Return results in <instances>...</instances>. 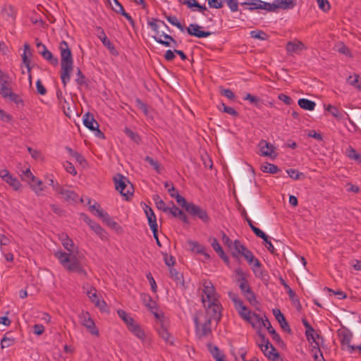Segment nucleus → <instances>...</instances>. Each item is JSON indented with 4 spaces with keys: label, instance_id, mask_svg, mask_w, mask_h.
<instances>
[{
    "label": "nucleus",
    "instance_id": "obj_2",
    "mask_svg": "<svg viewBox=\"0 0 361 361\" xmlns=\"http://www.w3.org/2000/svg\"><path fill=\"white\" fill-rule=\"evenodd\" d=\"M61 52V79L66 87L71 79V74L73 68V59L68 43L63 40L59 44Z\"/></svg>",
    "mask_w": 361,
    "mask_h": 361
},
{
    "label": "nucleus",
    "instance_id": "obj_55",
    "mask_svg": "<svg viewBox=\"0 0 361 361\" xmlns=\"http://www.w3.org/2000/svg\"><path fill=\"white\" fill-rule=\"evenodd\" d=\"M271 345L272 344L269 342V339L266 338V336H262V343L259 344V347L261 350L264 353L271 348Z\"/></svg>",
    "mask_w": 361,
    "mask_h": 361
},
{
    "label": "nucleus",
    "instance_id": "obj_49",
    "mask_svg": "<svg viewBox=\"0 0 361 361\" xmlns=\"http://www.w3.org/2000/svg\"><path fill=\"white\" fill-rule=\"evenodd\" d=\"M144 160L147 162L157 173H160V164L149 156H146Z\"/></svg>",
    "mask_w": 361,
    "mask_h": 361
},
{
    "label": "nucleus",
    "instance_id": "obj_21",
    "mask_svg": "<svg viewBox=\"0 0 361 361\" xmlns=\"http://www.w3.org/2000/svg\"><path fill=\"white\" fill-rule=\"evenodd\" d=\"M295 0H275L276 11L279 8L287 10L295 6Z\"/></svg>",
    "mask_w": 361,
    "mask_h": 361
},
{
    "label": "nucleus",
    "instance_id": "obj_13",
    "mask_svg": "<svg viewBox=\"0 0 361 361\" xmlns=\"http://www.w3.org/2000/svg\"><path fill=\"white\" fill-rule=\"evenodd\" d=\"M272 312L276 319L279 323L281 328L286 333L292 334V330L290 328L289 324L281 310L278 308H274L273 309Z\"/></svg>",
    "mask_w": 361,
    "mask_h": 361
},
{
    "label": "nucleus",
    "instance_id": "obj_63",
    "mask_svg": "<svg viewBox=\"0 0 361 361\" xmlns=\"http://www.w3.org/2000/svg\"><path fill=\"white\" fill-rule=\"evenodd\" d=\"M135 103L139 109L141 110L145 115L148 114L147 105L140 99L136 98Z\"/></svg>",
    "mask_w": 361,
    "mask_h": 361
},
{
    "label": "nucleus",
    "instance_id": "obj_31",
    "mask_svg": "<svg viewBox=\"0 0 361 361\" xmlns=\"http://www.w3.org/2000/svg\"><path fill=\"white\" fill-rule=\"evenodd\" d=\"M29 54L31 55V51H30V47L27 43H25L24 44V53L22 56L23 62L25 65L27 72H30L31 71V66H30V61L28 59L27 54Z\"/></svg>",
    "mask_w": 361,
    "mask_h": 361
},
{
    "label": "nucleus",
    "instance_id": "obj_48",
    "mask_svg": "<svg viewBox=\"0 0 361 361\" xmlns=\"http://www.w3.org/2000/svg\"><path fill=\"white\" fill-rule=\"evenodd\" d=\"M210 242H211L212 247L217 252L219 256L222 255L224 253V251L222 247L219 243L216 238H210Z\"/></svg>",
    "mask_w": 361,
    "mask_h": 361
},
{
    "label": "nucleus",
    "instance_id": "obj_51",
    "mask_svg": "<svg viewBox=\"0 0 361 361\" xmlns=\"http://www.w3.org/2000/svg\"><path fill=\"white\" fill-rule=\"evenodd\" d=\"M1 88H0V94L2 95L3 97L7 98L9 93L11 92L10 89L7 87L8 82L6 80L0 82Z\"/></svg>",
    "mask_w": 361,
    "mask_h": 361
},
{
    "label": "nucleus",
    "instance_id": "obj_15",
    "mask_svg": "<svg viewBox=\"0 0 361 361\" xmlns=\"http://www.w3.org/2000/svg\"><path fill=\"white\" fill-rule=\"evenodd\" d=\"M258 146L259 147L260 155L263 157H272V153L274 152V146L267 140L262 139Z\"/></svg>",
    "mask_w": 361,
    "mask_h": 361
},
{
    "label": "nucleus",
    "instance_id": "obj_25",
    "mask_svg": "<svg viewBox=\"0 0 361 361\" xmlns=\"http://www.w3.org/2000/svg\"><path fill=\"white\" fill-rule=\"evenodd\" d=\"M298 104L300 108L307 111H313L316 106L314 102L304 98L300 99Z\"/></svg>",
    "mask_w": 361,
    "mask_h": 361
},
{
    "label": "nucleus",
    "instance_id": "obj_33",
    "mask_svg": "<svg viewBox=\"0 0 361 361\" xmlns=\"http://www.w3.org/2000/svg\"><path fill=\"white\" fill-rule=\"evenodd\" d=\"M117 313L119 317L126 323L128 328L135 322L133 318L123 310H117Z\"/></svg>",
    "mask_w": 361,
    "mask_h": 361
},
{
    "label": "nucleus",
    "instance_id": "obj_27",
    "mask_svg": "<svg viewBox=\"0 0 361 361\" xmlns=\"http://www.w3.org/2000/svg\"><path fill=\"white\" fill-rule=\"evenodd\" d=\"M262 325L267 329L273 340H279V334L272 327L271 322L266 317L264 320L262 322Z\"/></svg>",
    "mask_w": 361,
    "mask_h": 361
},
{
    "label": "nucleus",
    "instance_id": "obj_22",
    "mask_svg": "<svg viewBox=\"0 0 361 361\" xmlns=\"http://www.w3.org/2000/svg\"><path fill=\"white\" fill-rule=\"evenodd\" d=\"M264 355L271 361H283L279 353L276 351V349L271 345L270 350L269 349L267 352L263 353Z\"/></svg>",
    "mask_w": 361,
    "mask_h": 361
},
{
    "label": "nucleus",
    "instance_id": "obj_60",
    "mask_svg": "<svg viewBox=\"0 0 361 361\" xmlns=\"http://www.w3.org/2000/svg\"><path fill=\"white\" fill-rule=\"evenodd\" d=\"M319 8L324 12H327L330 10L331 6L328 0H316Z\"/></svg>",
    "mask_w": 361,
    "mask_h": 361
},
{
    "label": "nucleus",
    "instance_id": "obj_17",
    "mask_svg": "<svg viewBox=\"0 0 361 361\" xmlns=\"http://www.w3.org/2000/svg\"><path fill=\"white\" fill-rule=\"evenodd\" d=\"M208 309L213 312V317L219 321L221 317V305L219 304L217 299L209 302Z\"/></svg>",
    "mask_w": 361,
    "mask_h": 361
},
{
    "label": "nucleus",
    "instance_id": "obj_46",
    "mask_svg": "<svg viewBox=\"0 0 361 361\" xmlns=\"http://www.w3.org/2000/svg\"><path fill=\"white\" fill-rule=\"evenodd\" d=\"M29 184L35 191V192L38 195L39 192L44 190V188L41 187V185H42V182L40 180H39L37 177H35V180L29 181Z\"/></svg>",
    "mask_w": 361,
    "mask_h": 361
},
{
    "label": "nucleus",
    "instance_id": "obj_58",
    "mask_svg": "<svg viewBox=\"0 0 361 361\" xmlns=\"http://www.w3.org/2000/svg\"><path fill=\"white\" fill-rule=\"evenodd\" d=\"M15 341L13 338H8L6 335L2 338L1 341V348H8L14 343Z\"/></svg>",
    "mask_w": 361,
    "mask_h": 361
},
{
    "label": "nucleus",
    "instance_id": "obj_34",
    "mask_svg": "<svg viewBox=\"0 0 361 361\" xmlns=\"http://www.w3.org/2000/svg\"><path fill=\"white\" fill-rule=\"evenodd\" d=\"M171 197L175 198L177 203L187 211V207L190 205V202H188L185 198L180 195L178 192H176V194H171Z\"/></svg>",
    "mask_w": 361,
    "mask_h": 361
},
{
    "label": "nucleus",
    "instance_id": "obj_54",
    "mask_svg": "<svg viewBox=\"0 0 361 361\" xmlns=\"http://www.w3.org/2000/svg\"><path fill=\"white\" fill-rule=\"evenodd\" d=\"M207 346L208 350L210 352L214 359L221 356L219 353V349L216 345H214L212 343H208Z\"/></svg>",
    "mask_w": 361,
    "mask_h": 361
},
{
    "label": "nucleus",
    "instance_id": "obj_64",
    "mask_svg": "<svg viewBox=\"0 0 361 361\" xmlns=\"http://www.w3.org/2000/svg\"><path fill=\"white\" fill-rule=\"evenodd\" d=\"M7 97L9 98L11 101L13 102L17 105L23 104V99L20 98V97L14 92H10Z\"/></svg>",
    "mask_w": 361,
    "mask_h": 361
},
{
    "label": "nucleus",
    "instance_id": "obj_52",
    "mask_svg": "<svg viewBox=\"0 0 361 361\" xmlns=\"http://www.w3.org/2000/svg\"><path fill=\"white\" fill-rule=\"evenodd\" d=\"M245 100H248L251 104H254L257 107L260 106L261 100L259 97L254 96L250 93H247L244 97Z\"/></svg>",
    "mask_w": 361,
    "mask_h": 361
},
{
    "label": "nucleus",
    "instance_id": "obj_40",
    "mask_svg": "<svg viewBox=\"0 0 361 361\" xmlns=\"http://www.w3.org/2000/svg\"><path fill=\"white\" fill-rule=\"evenodd\" d=\"M288 176L293 180H301L305 178L303 173L299 172L297 169H290L286 171Z\"/></svg>",
    "mask_w": 361,
    "mask_h": 361
},
{
    "label": "nucleus",
    "instance_id": "obj_43",
    "mask_svg": "<svg viewBox=\"0 0 361 361\" xmlns=\"http://www.w3.org/2000/svg\"><path fill=\"white\" fill-rule=\"evenodd\" d=\"M259 9H264L269 12H276L275 1L273 3L264 2L260 0Z\"/></svg>",
    "mask_w": 361,
    "mask_h": 361
},
{
    "label": "nucleus",
    "instance_id": "obj_37",
    "mask_svg": "<svg viewBox=\"0 0 361 361\" xmlns=\"http://www.w3.org/2000/svg\"><path fill=\"white\" fill-rule=\"evenodd\" d=\"M264 320V319H263L259 314L252 312L250 314V319L247 320V322H248L252 325V326L255 328L257 324H262V322Z\"/></svg>",
    "mask_w": 361,
    "mask_h": 361
},
{
    "label": "nucleus",
    "instance_id": "obj_62",
    "mask_svg": "<svg viewBox=\"0 0 361 361\" xmlns=\"http://www.w3.org/2000/svg\"><path fill=\"white\" fill-rule=\"evenodd\" d=\"M226 3L231 12H236L238 11V0H226Z\"/></svg>",
    "mask_w": 361,
    "mask_h": 361
},
{
    "label": "nucleus",
    "instance_id": "obj_28",
    "mask_svg": "<svg viewBox=\"0 0 361 361\" xmlns=\"http://www.w3.org/2000/svg\"><path fill=\"white\" fill-rule=\"evenodd\" d=\"M252 271L255 276L257 278L260 279L262 281L267 283L269 281L270 276L269 275L268 271L263 270L262 267L258 269H257L256 268H252Z\"/></svg>",
    "mask_w": 361,
    "mask_h": 361
},
{
    "label": "nucleus",
    "instance_id": "obj_9",
    "mask_svg": "<svg viewBox=\"0 0 361 361\" xmlns=\"http://www.w3.org/2000/svg\"><path fill=\"white\" fill-rule=\"evenodd\" d=\"M96 30L97 31V37L102 41V44L109 50L112 55L118 56V51L116 49L112 42L107 38L103 28L98 26L96 27Z\"/></svg>",
    "mask_w": 361,
    "mask_h": 361
},
{
    "label": "nucleus",
    "instance_id": "obj_11",
    "mask_svg": "<svg viewBox=\"0 0 361 361\" xmlns=\"http://www.w3.org/2000/svg\"><path fill=\"white\" fill-rule=\"evenodd\" d=\"M54 190L67 202H76L78 197V195L73 190H66L59 183L54 186Z\"/></svg>",
    "mask_w": 361,
    "mask_h": 361
},
{
    "label": "nucleus",
    "instance_id": "obj_45",
    "mask_svg": "<svg viewBox=\"0 0 361 361\" xmlns=\"http://www.w3.org/2000/svg\"><path fill=\"white\" fill-rule=\"evenodd\" d=\"M347 155L350 159L361 163V154L357 153L354 148L350 147L347 151Z\"/></svg>",
    "mask_w": 361,
    "mask_h": 361
},
{
    "label": "nucleus",
    "instance_id": "obj_38",
    "mask_svg": "<svg viewBox=\"0 0 361 361\" xmlns=\"http://www.w3.org/2000/svg\"><path fill=\"white\" fill-rule=\"evenodd\" d=\"M211 331V318L207 317L202 326L201 336H207Z\"/></svg>",
    "mask_w": 361,
    "mask_h": 361
},
{
    "label": "nucleus",
    "instance_id": "obj_32",
    "mask_svg": "<svg viewBox=\"0 0 361 361\" xmlns=\"http://www.w3.org/2000/svg\"><path fill=\"white\" fill-rule=\"evenodd\" d=\"M260 0H248L240 3V5L250 11L259 9Z\"/></svg>",
    "mask_w": 361,
    "mask_h": 361
},
{
    "label": "nucleus",
    "instance_id": "obj_16",
    "mask_svg": "<svg viewBox=\"0 0 361 361\" xmlns=\"http://www.w3.org/2000/svg\"><path fill=\"white\" fill-rule=\"evenodd\" d=\"M305 45L300 41H290L286 44V49L288 53L299 54L304 49H306Z\"/></svg>",
    "mask_w": 361,
    "mask_h": 361
},
{
    "label": "nucleus",
    "instance_id": "obj_57",
    "mask_svg": "<svg viewBox=\"0 0 361 361\" xmlns=\"http://www.w3.org/2000/svg\"><path fill=\"white\" fill-rule=\"evenodd\" d=\"M90 210L91 212L95 211V214L99 218L103 216L104 214L105 213V212L101 209L100 205L97 202H95L93 205H90Z\"/></svg>",
    "mask_w": 361,
    "mask_h": 361
},
{
    "label": "nucleus",
    "instance_id": "obj_24",
    "mask_svg": "<svg viewBox=\"0 0 361 361\" xmlns=\"http://www.w3.org/2000/svg\"><path fill=\"white\" fill-rule=\"evenodd\" d=\"M128 329L138 338L142 340L144 339L145 336L144 331L140 327V326L135 323V322Z\"/></svg>",
    "mask_w": 361,
    "mask_h": 361
},
{
    "label": "nucleus",
    "instance_id": "obj_35",
    "mask_svg": "<svg viewBox=\"0 0 361 361\" xmlns=\"http://www.w3.org/2000/svg\"><path fill=\"white\" fill-rule=\"evenodd\" d=\"M165 18L171 25L176 26L178 28L181 32L185 31V27L178 21L177 17L176 16H166L165 14Z\"/></svg>",
    "mask_w": 361,
    "mask_h": 361
},
{
    "label": "nucleus",
    "instance_id": "obj_26",
    "mask_svg": "<svg viewBox=\"0 0 361 361\" xmlns=\"http://www.w3.org/2000/svg\"><path fill=\"white\" fill-rule=\"evenodd\" d=\"M170 276L176 281L177 284H180L185 287L183 276L181 273L178 272L176 269L171 268L169 269Z\"/></svg>",
    "mask_w": 361,
    "mask_h": 361
},
{
    "label": "nucleus",
    "instance_id": "obj_50",
    "mask_svg": "<svg viewBox=\"0 0 361 361\" xmlns=\"http://www.w3.org/2000/svg\"><path fill=\"white\" fill-rule=\"evenodd\" d=\"M250 36L252 38H255V39H260V40H265L267 39V35L262 31V30H252L250 32Z\"/></svg>",
    "mask_w": 361,
    "mask_h": 361
},
{
    "label": "nucleus",
    "instance_id": "obj_61",
    "mask_svg": "<svg viewBox=\"0 0 361 361\" xmlns=\"http://www.w3.org/2000/svg\"><path fill=\"white\" fill-rule=\"evenodd\" d=\"M142 302L145 303V306L150 310H152L154 308H155V305L152 306L150 302L152 301V299L150 295L147 294H142Z\"/></svg>",
    "mask_w": 361,
    "mask_h": 361
},
{
    "label": "nucleus",
    "instance_id": "obj_44",
    "mask_svg": "<svg viewBox=\"0 0 361 361\" xmlns=\"http://www.w3.org/2000/svg\"><path fill=\"white\" fill-rule=\"evenodd\" d=\"M5 182L9 184L15 190H18L20 187L19 180L11 174L5 180Z\"/></svg>",
    "mask_w": 361,
    "mask_h": 361
},
{
    "label": "nucleus",
    "instance_id": "obj_41",
    "mask_svg": "<svg viewBox=\"0 0 361 361\" xmlns=\"http://www.w3.org/2000/svg\"><path fill=\"white\" fill-rule=\"evenodd\" d=\"M124 133L128 137H130L135 143L138 144L140 142L141 139H140V135L137 133L133 132V130L128 128L127 127L125 128Z\"/></svg>",
    "mask_w": 361,
    "mask_h": 361
},
{
    "label": "nucleus",
    "instance_id": "obj_3",
    "mask_svg": "<svg viewBox=\"0 0 361 361\" xmlns=\"http://www.w3.org/2000/svg\"><path fill=\"white\" fill-rule=\"evenodd\" d=\"M250 171V178L247 177L244 172L240 173L237 177L238 188L240 197L247 207H249L252 202V197L250 194V186L252 184V180H255L254 169H251Z\"/></svg>",
    "mask_w": 361,
    "mask_h": 361
},
{
    "label": "nucleus",
    "instance_id": "obj_12",
    "mask_svg": "<svg viewBox=\"0 0 361 361\" xmlns=\"http://www.w3.org/2000/svg\"><path fill=\"white\" fill-rule=\"evenodd\" d=\"M83 221L87 223L92 230H93L102 240L107 239L106 232L101 227L99 224L92 221L86 214H82Z\"/></svg>",
    "mask_w": 361,
    "mask_h": 361
},
{
    "label": "nucleus",
    "instance_id": "obj_18",
    "mask_svg": "<svg viewBox=\"0 0 361 361\" xmlns=\"http://www.w3.org/2000/svg\"><path fill=\"white\" fill-rule=\"evenodd\" d=\"M203 292L205 294L208 302L217 299L215 296V288L211 281H205L203 283Z\"/></svg>",
    "mask_w": 361,
    "mask_h": 361
},
{
    "label": "nucleus",
    "instance_id": "obj_8",
    "mask_svg": "<svg viewBox=\"0 0 361 361\" xmlns=\"http://www.w3.org/2000/svg\"><path fill=\"white\" fill-rule=\"evenodd\" d=\"M339 340L342 345H346L349 353H352L355 350V345H350V341L353 337L352 332L346 329H340L338 330Z\"/></svg>",
    "mask_w": 361,
    "mask_h": 361
},
{
    "label": "nucleus",
    "instance_id": "obj_56",
    "mask_svg": "<svg viewBox=\"0 0 361 361\" xmlns=\"http://www.w3.org/2000/svg\"><path fill=\"white\" fill-rule=\"evenodd\" d=\"M243 295L251 305H255L257 303L256 295L252 289Z\"/></svg>",
    "mask_w": 361,
    "mask_h": 361
},
{
    "label": "nucleus",
    "instance_id": "obj_19",
    "mask_svg": "<svg viewBox=\"0 0 361 361\" xmlns=\"http://www.w3.org/2000/svg\"><path fill=\"white\" fill-rule=\"evenodd\" d=\"M100 219L111 228L115 230L117 233H121L123 231L122 227L116 221H114L109 215L107 212H105Z\"/></svg>",
    "mask_w": 361,
    "mask_h": 361
},
{
    "label": "nucleus",
    "instance_id": "obj_53",
    "mask_svg": "<svg viewBox=\"0 0 361 361\" xmlns=\"http://www.w3.org/2000/svg\"><path fill=\"white\" fill-rule=\"evenodd\" d=\"M116 8L114 9V12L121 14L123 17H125L128 20H129L130 18H132V17L126 12L125 9L123 8L122 4L120 2L116 3Z\"/></svg>",
    "mask_w": 361,
    "mask_h": 361
},
{
    "label": "nucleus",
    "instance_id": "obj_1",
    "mask_svg": "<svg viewBox=\"0 0 361 361\" xmlns=\"http://www.w3.org/2000/svg\"><path fill=\"white\" fill-rule=\"evenodd\" d=\"M61 243L64 248L70 253H66L62 251H58L55 253V257L59 259L63 267L70 271H75L79 274H85V271L82 267L80 261L75 255L74 252L75 245L73 240L67 235H62Z\"/></svg>",
    "mask_w": 361,
    "mask_h": 361
},
{
    "label": "nucleus",
    "instance_id": "obj_36",
    "mask_svg": "<svg viewBox=\"0 0 361 361\" xmlns=\"http://www.w3.org/2000/svg\"><path fill=\"white\" fill-rule=\"evenodd\" d=\"M188 243L190 246V250L192 252H196L197 254L204 253V250H205V248L199 243L193 240H188Z\"/></svg>",
    "mask_w": 361,
    "mask_h": 361
},
{
    "label": "nucleus",
    "instance_id": "obj_59",
    "mask_svg": "<svg viewBox=\"0 0 361 361\" xmlns=\"http://www.w3.org/2000/svg\"><path fill=\"white\" fill-rule=\"evenodd\" d=\"M315 350L313 355L314 361H326L319 346H314L312 351Z\"/></svg>",
    "mask_w": 361,
    "mask_h": 361
},
{
    "label": "nucleus",
    "instance_id": "obj_39",
    "mask_svg": "<svg viewBox=\"0 0 361 361\" xmlns=\"http://www.w3.org/2000/svg\"><path fill=\"white\" fill-rule=\"evenodd\" d=\"M326 110L338 120H341L343 118V114L339 111L338 108L331 104H329Z\"/></svg>",
    "mask_w": 361,
    "mask_h": 361
},
{
    "label": "nucleus",
    "instance_id": "obj_5",
    "mask_svg": "<svg viewBox=\"0 0 361 361\" xmlns=\"http://www.w3.org/2000/svg\"><path fill=\"white\" fill-rule=\"evenodd\" d=\"M186 212L192 217L199 219L204 224H208L210 221V217L207 210L192 202H190V205L188 206Z\"/></svg>",
    "mask_w": 361,
    "mask_h": 361
},
{
    "label": "nucleus",
    "instance_id": "obj_42",
    "mask_svg": "<svg viewBox=\"0 0 361 361\" xmlns=\"http://www.w3.org/2000/svg\"><path fill=\"white\" fill-rule=\"evenodd\" d=\"M78 78L75 79V82L79 85H88L89 80L86 79L85 75L82 73L80 68H78L77 73Z\"/></svg>",
    "mask_w": 361,
    "mask_h": 361
},
{
    "label": "nucleus",
    "instance_id": "obj_14",
    "mask_svg": "<svg viewBox=\"0 0 361 361\" xmlns=\"http://www.w3.org/2000/svg\"><path fill=\"white\" fill-rule=\"evenodd\" d=\"M157 332L159 335V336L167 343H169L171 345H173V341L171 339V335L168 331L165 324L164 322L161 319L160 322L159 324V326H157Z\"/></svg>",
    "mask_w": 361,
    "mask_h": 361
},
{
    "label": "nucleus",
    "instance_id": "obj_4",
    "mask_svg": "<svg viewBox=\"0 0 361 361\" xmlns=\"http://www.w3.org/2000/svg\"><path fill=\"white\" fill-rule=\"evenodd\" d=\"M116 190L129 200L134 193V187L129 180L121 173H117L114 177Z\"/></svg>",
    "mask_w": 361,
    "mask_h": 361
},
{
    "label": "nucleus",
    "instance_id": "obj_23",
    "mask_svg": "<svg viewBox=\"0 0 361 361\" xmlns=\"http://www.w3.org/2000/svg\"><path fill=\"white\" fill-rule=\"evenodd\" d=\"M235 307L238 310L240 316L244 320L247 321L250 319V314H252V312L250 310H248V308L245 305H244L243 301L241 302L240 305H238Z\"/></svg>",
    "mask_w": 361,
    "mask_h": 361
},
{
    "label": "nucleus",
    "instance_id": "obj_6",
    "mask_svg": "<svg viewBox=\"0 0 361 361\" xmlns=\"http://www.w3.org/2000/svg\"><path fill=\"white\" fill-rule=\"evenodd\" d=\"M79 319L80 324L85 326L91 334L95 336L99 335V331L87 312H82L80 313L79 315Z\"/></svg>",
    "mask_w": 361,
    "mask_h": 361
},
{
    "label": "nucleus",
    "instance_id": "obj_30",
    "mask_svg": "<svg viewBox=\"0 0 361 361\" xmlns=\"http://www.w3.org/2000/svg\"><path fill=\"white\" fill-rule=\"evenodd\" d=\"M261 170L264 173H269L271 174H275L281 171L276 165L269 162H265L264 164H262L261 166Z\"/></svg>",
    "mask_w": 361,
    "mask_h": 361
},
{
    "label": "nucleus",
    "instance_id": "obj_10",
    "mask_svg": "<svg viewBox=\"0 0 361 361\" xmlns=\"http://www.w3.org/2000/svg\"><path fill=\"white\" fill-rule=\"evenodd\" d=\"M202 26L198 24L191 23L185 30H186L188 34L190 36H194L197 38H204L212 35L211 32L201 30Z\"/></svg>",
    "mask_w": 361,
    "mask_h": 361
},
{
    "label": "nucleus",
    "instance_id": "obj_47",
    "mask_svg": "<svg viewBox=\"0 0 361 361\" xmlns=\"http://www.w3.org/2000/svg\"><path fill=\"white\" fill-rule=\"evenodd\" d=\"M233 247L236 252L240 255H243L245 252L248 250V249L244 246L238 240H235L233 243Z\"/></svg>",
    "mask_w": 361,
    "mask_h": 361
},
{
    "label": "nucleus",
    "instance_id": "obj_29",
    "mask_svg": "<svg viewBox=\"0 0 361 361\" xmlns=\"http://www.w3.org/2000/svg\"><path fill=\"white\" fill-rule=\"evenodd\" d=\"M157 22L161 23L166 29H169L168 25L163 21L157 18H152L150 20H148L147 24L152 28V30L156 33L157 37L159 35V26Z\"/></svg>",
    "mask_w": 361,
    "mask_h": 361
},
{
    "label": "nucleus",
    "instance_id": "obj_7",
    "mask_svg": "<svg viewBox=\"0 0 361 361\" xmlns=\"http://www.w3.org/2000/svg\"><path fill=\"white\" fill-rule=\"evenodd\" d=\"M36 47L39 49V54L42 55V56L49 61L51 65L56 66L59 64V59L56 57H54L52 53L47 49V47L42 44L41 42L36 39Z\"/></svg>",
    "mask_w": 361,
    "mask_h": 361
},
{
    "label": "nucleus",
    "instance_id": "obj_20",
    "mask_svg": "<svg viewBox=\"0 0 361 361\" xmlns=\"http://www.w3.org/2000/svg\"><path fill=\"white\" fill-rule=\"evenodd\" d=\"M83 124L87 128L92 131V130H95L97 124L99 123L94 119V116L90 112H87L83 116Z\"/></svg>",
    "mask_w": 361,
    "mask_h": 361
}]
</instances>
